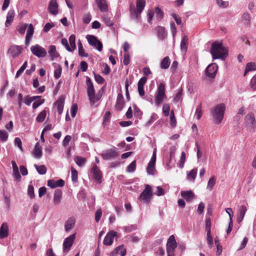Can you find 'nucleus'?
<instances>
[{
    "label": "nucleus",
    "instance_id": "e2e57ef3",
    "mask_svg": "<svg viewBox=\"0 0 256 256\" xmlns=\"http://www.w3.org/2000/svg\"><path fill=\"white\" fill-rule=\"evenodd\" d=\"M250 86L253 90H256V74L252 78L250 82Z\"/></svg>",
    "mask_w": 256,
    "mask_h": 256
},
{
    "label": "nucleus",
    "instance_id": "a878e982",
    "mask_svg": "<svg viewBox=\"0 0 256 256\" xmlns=\"http://www.w3.org/2000/svg\"><path fill=\"white\" fill-rule=\"evenodd\" d=\"M245 120L246 124L250 126H254L256 124L254 116L252 113L248 114L246 116Z\"/></svg>",
    "mask_w": 256,
    "mask_h": 256
},
{
    "label": "nucleus",
    "instance_id": "a18cd8bd",
    "mask_svg": "<svg viewBox=\"0 0 256 256\" xmlns=\"http://www.w3.org/2000/svg\"><path fill=\"white\" fill-rule=\"evenodd\" d=\"M186 154L184 152H182L181 153V156L180 160L179 162V168H182L184 166V164L186 161Z\"/></svg>",
    "mask_w": 256,
    "mask_h": 256
},
{
    "label": "nucleus",
    "instance_id": "412c9836",
    "mask_svg": "<svg viewBox=\"0 0 256 256\" xmlns=\"http://www.w3.org/2000/svg\"><path fill=\"white\" fill-rule=\"evenodd\" d=\"M76 220L73 217H70L68 219L64 224V230L66 232H68L73 228L75 225Z\"/></svg>",
    "mask_w": 256,
    "mask_h": 256
},
{
    "label": "nucleus",
    "instance_id": "2eb2a0df",
    "mask_svg": "<svg viewBox=\"0 0 256 256\" xmlns=\"http://www.w3.org/2000/svg\"><path fill=\"white\" fill-rule=\"evenodd\" d=\"M58 5L56 0H50L48 4V10L49 12L54 16H56L58 12Z\"/></svg>",
    "mask_w": 256,
    "mask_h": 256
},
{
    "label": "nucleus",
    "instance_id": "6e6d98bb",
    "mask_svg": "<svg viewBox=\"0 0 256 256\" xmlns=\"http://www.w3.org/2000/svg\"><path fill=\"white\" fill-rule=\"evenodd\" d=\"M28 194L30 198H33L34 197V188L32 185L30 184L28 186Z\"/></svg>",
    "mask_w": 256,
    "mask_h": 256
},
{
    "label": "nucleus",
    "instance_id": "de8ad7c7",
    "mask_svg": "<svg viewBox=\"0 0 256 256\" xmlns=\"http://www.w3.org/2000/svg\"><path fill=\"white\" fill-rule=\"evenodd\" d=\"M34 32V28L32 24H30L26 32V37L32 38Z\"/></svg>",
    "mask_w": 256,
    "mask_h": 256
},
{
    "label": "nucleus",
    "instance_id": "423d86ee",
    "mask_svg": "<svg viewBox=\"0 0 256 256\" xmlns=\"http://www.w3.org/2000/svg\"><path fill=\"white\" fill-rule=\"evenodd\" d=\"M86 38L88 44L94 48L99 52H101L102 50V44L96 36L88 34L86 36Z\"/></svg>",
    "mask_w": 256,
    "mask_h": 256
},
{
    "label": "nucleus",
    "instance_id": "dca6fc26",
    "mask_svg": "<svg viewBox=\"0 0 256 256\" xmlns=\"http://www.w3.org/2000/svg\"><path fill=\"white\" fill-rule=\"evenodd\" d=\"M91 172L93 174L92 176L98 182H101L102 174L100 170L96 165L94 164L91 170Z\"/></svg>",
    "mask_w": 256,
    "mask_h": 256
},
{
    "label": "nucleus",
    "instance_id": "f03ea898",
    "mask_svg": "<svg viewBox=\"0 0 256 256\" xmlns=\"http://www.w3.org/2000/svg\"><path fill=\"white\" fill-rule=\"evenodd\" d=\"M145 0H136V7L131 4L130 6V18L137 22H140L141 13L144 8Z\"/></svg>",
    "mask_w": 256,
    "mask_h": 256
},
{
    "label": "nucleus",
    "instance_id": "72a5a7b5",
    "mask_svg": "<svg viewBox=\"0 0 256 256\" xmlns=\"http://www.w3.org/2000/svg\"><path fill=\"white\" fill-rule=\"evenodd\" d=\"M188 38L187 36H184L180 42V48L182 51L186 52L187 50V44Z\"/></svg>",
    "mask_w": 256,
    "mask_h": 256
},
{
    "label": "nucleus",
    "instance_id": "79ce46f5",
    "mask_svg": "<svg viewBox=\"0 0 256 256\" xmlns=\"http://www.w3.org/2000/svg\"><path fill=\"white\" fill-rule=\"evenodd\" d=\"M216 179L214 176H212L208 180L207 185V188L211 191L216 184Z\"/></svg>",
    "mask_w": 256,
    "mask_h": 256
},
{
    "label": "nucleus",
    "instance_id": "f257e3e1",
    "mask_svg": "<svg viewBox=\"0 0 256 256\" xmlns=\"http://www.w3.org/2000/svg\"><path fill=\"white\" fill-rule=\"evenodd\" d=\"M213 59L224 60L228 56V49L221 42H214L210 50Z\"/></svg>",
    "mask_w": 256,
    "mask_h": 256
},
{
    "label": "nucleus",
    "instance_id": "37998d69",
    "mask_svg": "<svg viewBox=\"0 0 256 256\" xmlns=\"http://www.w3.org/2000/svg\"><path fill=\"white\" fill-rule=\"evenodd\" d=\"M46 110H42L37 116L36 118V120L38 122H42L46 116Z\"/></svg>",
    "mask_w": 256,
    "mask_h": 256
},
{
    "label": "nucleus",
    "instance_id": "b1692460",
    "mask_svg": "<svg viewBox=\"0 0 256 256\" xmlns=\"http://www.w3.org/2000/svg\"><path fill=\"white\" fill-rule=\"evenodd\" d=\"M14 10L13 9L9 10L6 16V20L5 23L6 27H8L12 22L14 17Z\"/></svg>",
    "mask_w": 256,
    "mask_h": 256
},
{
    "label": "nucleus",
    "instance_id": "4d7b16f0",
    "mask_svg": "<svg viewBox=\"0 0 256 256\" xmlns=\"http://www.w3.org/2000/svg\"><path fill=\"white\" fill-rule=\"evenodd\" d=\"M182 89L179 90L178 92H177L176 96L174 98V101L175 102H178L182 99Z\"/></svg>",
    "mask_w": 256,
    "mask_h": 256
},
{
    "label": "nucleus",
    "instance_id": "5fc2aeb1",
    "mask_svg": "<svg viewBox=\"0 0 256 256\" xmlns=\"http://www.w3.org/2000/svg\"><path fill=\"white\" fill-rule=\"evenodd\" d=\"M61 42H62V44L65 47L66 49L68 51L72 52L71 50L72 48H70L66 38H62L61 40Z\"/></svg>",
    "mask_w": 256,
    "mask_h": 256
},
{
    "label": "nucleus",
    "instance_id": "c756f323",
    "mask_svg": "<svg viewBox=\"0 0 256 256\" xmlns=\"http://www.w3.org/2000/svg\"><path fill=\"white\" fill-rule=\"evenodd\" d=\"M197 168H195L190 172H188L186 173L188 180L190 182H194L197 174Z\"/></svg>",
    "mask_w": 256,
    "mask_h": 256
},
{
    "label": "nucleus",
    "instance_id": "c85d7f7f",
    "mask_svg": "<svg viewBox=\"0 0 256 256\" xmlns=\"http://www.w3.org/2000/svg\"><path fill=\"white\" fill-rule=\"evenodd\" d=\"M246 210L247 208L245 205H242L241 206L237 218V222H240L242 220Z\"/></svg>",
    "mask_w": 256,
    "mask_h": 256
},
{
    "label": "nucleus",
    "instance_id": "c9c22d12",
    "mask_svg": "<svg viewBox=\"0 0 256 256\" xmlns=\"http://www.w3.org/2000/svg\"><path fill=\"white\" fill-rule=\"evenodd\" d=\"M78 55L80 57H88V53L84 52L82 44L80 40H78Z\"/></svg>",
    "mask_w": 256,
    "mask_h": 256
},
{
    "label": "nucleus",
    "instance_id": "603ef678",
    "mask_svg": "<svg viewBox=\"0 0 256 256\" xmlns=\"http://www.w3.org/2000/svg\"><path fill=\"white\" fill-rule=\"evenodd\" d=\"M136 168V161L134 160L132 162L129 166L127 168V171L128 172H134Z\"/></svg>",
    "mask_w": 256,
    "mask_h": 256
},
{
    "label": "nucleus",
    "instance_id": "3c124183",
    "mask_svg": "<svg viewBox=\"0 0 256 256\" xmlns=\"http://www.w3.org/2000/svg\"><path fill=\"white\" fill-rule=\"evenodd\" d=\"M62 73V68L60 65H58V66L56 68L54 72V76L56 79H58Z\"/></svg>",
    "mask_w": 256,
    "mask_h": 256
},
{
    "label": "nucleus",
    "instance_id": "f704fd0d",
    "mask_svg": "<svg viewBox=\"0 0 256 256\" xmlns=\"http://www.w3.org/2000/svg\"><path fill=\"white\" fill-rule=\"evenodd\" d=\"M242 20L245 25L250 26V16L248 12H244L242 16Z\"/></svg>",
    "mask_w": 256,
    "mask_h": 256
},
{
    "label": "nucleus",
    "instance_id": "c03bdc74",
    "mask_svg": "<svg viewBox=\"0 0 256 256\" xmlns=\"http://www.w3.org/2000/svg\"><path fill=\"white\" fill-rule=\"evenodd\" d=\"M216 4L221 8H226L229 6V2L228 1L223 0H216Z\"/></svg>",
    "mask_w": 256,
    "mask_h": 256
},
{
    "label": "nucleus",
    "instance_id": "13d9d810",
    "mask_svg": "<svg viewBox=\"0 0 256 256\" xmlns=\"http://www.w3.org/2000/svg\"><path fill=\"white\" fill-rule=\"evenodd\" d=\"M148 78L146 76L142 78L138 81V88H144V85L147 81Z\"/></svg>",
    "mask_w": 256,
    "mask_h": 256
},
{
    "label": "nucleus",
    "instance_id": "58836bf2",
    "mask_svg": "<svg viewBox=\"0 0 256 256\" xmlns=\"http://www.w3.org/2000/svg\"><path fill=\"white\" fill-rule=\"evenodd\" d=\"M69 42H70V46L72 49V52L76 48V36L74 34H72L70 36L69 38Z\"/></svg>",
    "mask_w": 256,
    "mask_h": 256
},
{
    "label": "nucleus",
    "instance_id": "f8f14e48",
    "mask_svg": "<svg viewBox=\"0 0 256 256\" xmlns=\"http://www.w3.org/2000/svg\"><path fill=\"white\" fill-rule=\"evenodd\" d=\"M22 48L21 46L12 45L10 46L8 50V54L12 58H15L21 54Z\"/></svg>",
    "mask_w": 256,
    "mask_h": 256
},
{
    "label": "nucleus",
    "instance_id": "5701e85b",
    "mask_svg": "<svg viewBox=\"0 0 256 256\" xmlns=\"http://www.w3.org/2000/svg\"><path fill=\"white\" fill-rule=\"evenodd\" d=\"M12 164L13 170V176L16 181L20 182L21 180V176L18 172V166L15 161L12 160Z\"/></svg>",
    "mask_w": 256,
    "mask_h": 256
},
{
    "label": "nucleus",
    "instance_id": "cd10ccee",
    "mask_svg": "<svg viewBox=\"0 0 256 256\" xmlns=\"http://www.w3.org/2000/svg\"><path fill=\"white\" fill-rule=\"evenodd\" d=\"M8 226L6 222H4L1 226V238L8 237Z\"/></svg>",
    "mask_w": 256,
    "mask_h": 256
},
{
    "label": "nucleus",
    "instance_id": "39448f33",
    "mask_svg": "<svg viewBox=\"0 0 256 256\" xmlns=\"http://www.w3.org/2000/svg\"><path fill=\"white\" fill-rule=\"evenodd\" d=\"M165 94V86L163 83H160L158 87V92L155 96V103L159 106L162 101L166 98Z\"/></svg>",
    "mask_w": 256,
    "mask_h": 256
},
{
    "label": "nucleus",
    "instance_id": "f3484780",
    "mask_svg": "<svg viewBox=\"0 0 256 256\" xmlns=\"http://www.w3.org/2000/svg\"><path fill=\"white\" fill-rule=\"evenodd\" d=\"M126 253V250L124 248V246L122 244L116 247L110 254V256H116L118 254H120L121 256H125Z\"/></svg>",
    "mask_w": 256,
    "mask_h": 256
},
{
    "label": "nucleus",
    "instance_id": "052dcab7",
    "mask_svg": "<svg viewBox=\"0 0 256 256\" xmlns=\"http://www.w3.org/2000/svg\"><path fill=\"white\" fill-rule=\"evenodd\" d=\"M72 138L70 136H66L62 141V146L64 147H66L68 145V143L71 141Z\"/></svg>",
    "mask_w": 256,
    "mask_h": 256
},
{
    "label": "nucleus",
    "instance_id": "4468645a",
    "mask_svg": "<svg viewBox=\"0 0 256 256\" xmlns=\"http://www.w3.org/2000/svg\"><path fill=\"white\" fill-rule=\"evenodd\" d=\"M116 232L114 230H110L108 232L104 240V244L106 246H111L114 242V238L116 236Z\"/></svg>",
    "mask_w": 256,
    "mask_h": 256
},
{
    "label": "nucleus",
    "instance_id": "20e7f679",
    "mask_svg": "<svg viewBox=\"0 0 256 256\" xmlns=\"http://www.w3.org/2000/svg\"><path fill=\"white\" fill-rule=\"evenodd\" d=\"M86 85L88 86L87 94L88 98L92 104H94L96 102L99 100V98L95 95V90L90 78L88 77L86 80Z\"/></svg>",
    "mask_w": 256,
    "mask_h": 256
},
{
    "label": "nucleus",
    "instance_id": "774afa93",
    "mask_svg": "<svg viewBox=\"0 0 256 256\" xmlns=\"http://www.w3.org/2000/svg\"><path fill=\"white\" fill-rule=\"evenodd\" d=\"M134 116L136 118H139L141 116L142 112L136 104L134 106Z\"/></svg>",
    "mask_w": 256,
    "mask_h": 256
},
{
    "label": "nucleus",
    "instance_id": "49530a36",
    "mask_svg": "<svg viewBox=\"0 0 256 256\" xmlns=\"http://www.w3.org/2000/svg\"><path fill=\"white\" fill-rule=\"evenodd\" d=\"M195 116L197 120H200L202 116V104H200L196 110Z\"/></svg>",
    "mask_w": 256,
    "mask_h": 256
},
{
    "label": "nucleus",
    "instance_id": "8fccbe9b",
    "mask_svg": "<svg viewBox=\"0 0 256 256\" xmlns=\"http://www.w3.org/2000/svg\"><path fill=\"white\" fill-rule=\"evenodd\" d=\"M72 171V180L74 182L78 181V172L73 168H71Z\"/></svg>",
    "mask_w": 256,
    "mask_h": 256
},
{
    "label": "nucleus",
    "instance_id": "aec40b11",
    "mask_svg": "<svg viewBox=\"0 0 256 256\" xmlns=\"http://www.w3.org/2000/svg\"><path fill=\"white\" fill-rule=\"evenodd\" d=\"M181 196L184 198L187 202H191L194 198V194L192 190L182 191Z\"/></svg>",
    "mask_w": 256,
    "mask_h": 256
},
{
    "label": "nucleus",
    "instance_id": "0eeeda50",
    "mask_svg": "<svg viewBox=\"0 0 256 256\" xmlns=\"http://www.w3.org/2000/svg\"><path fill=\"white\" fill-rule=\"evenodd\" d=\"M152 193V188L149 185H146L144 190L140 195V199L143 200L145 203H148L150 202Z\"/></svg>",
    "mask_w": 256,
    "mask_h": 256
},
{
    "label": "nucleus",
    "instance_id": "9b49d317",
    "mask_svg": "<svg viewBox=\"0 0 256 256\" xmlns=\"http://www.w3.org/2000/svg\"><path fill=\"white\" fill-rule=\"evenodd\" d=\"M177 247V243L174 235L170 236L167 242L166 248V252H174L175 249Z\"/></svg>",
    "mask_w": 256,
    "mask_h": 256
},
{
    "label": "nucleus",
    "instance_id": "7c9ffc66",
    "mask_svg": "<svg viewBox=\"0 0 256 256\" xmlns=\"http://www.w3.org/2000/svg\"><path fill=\"white\" fill-rule=\"evenodd\" d=\"M158 37L163 40L166 36V32L164 27L158 26L156 28Z\"/></svg>",
    "mask_w": 256,
    "mask_h": 256
},
{
    "label": "nucleus",
    "instance_id": "ddd939ff",
    "mask_svg": "<svg viewBox=\"0 0 256 256\" xmlns=\"http://www.w3.org/2000/svg\"><path fill=\"white\" fill-rule=\"evenodd\" d=\"M218 69V65H208L205 70L206 76L210 78H214Z\"/></svg>",
    "mask_w": 256,
    "mask_h": 256
},
{
    "label": "nucleus",
    "instance_id": "ea45409f",
    "mask_svg": "<svg viewBox=\"0 0 256 256\" xmlns=\"http://www.w3.org/2000/svg\"><path fill=\"white\" fill-rule=\"evenodd\" d=\"M34 166L36 168L38 172L40 174H44L47 171L46 168L44 165L38 166L36 164L34 165Z\"/></svg>",
    "mask_w": 256,
    "mask_h": 256
},
{
    "label": "nucleus",
    "instance_id": "6ab92c4d",
    "mask_svg": "<svg viewBox=\"0 0 256 256\" xmlns=\"http://www.w3.org/2000/svg\"><path fill=\"white\" fill-rule=\"evenodd\" d=\"M64 185V181L60 179L57 181L53 180H50L48 181V186L52 188L56 187H62Z\"/></svg>",
    "mask_w": 256,
    "mask_h": 256
},
{
    "label": "nucleus",
    "instance_id": "a211bd4d",
    "mask_svg": "<svg viewBox=\"0 0 256 256\" xmlns=\"http://www.w3.org/2000/svg\"><path fill=\"white\" fill-rule=\"evenodd\" d=\"M48 54L52 60H56L60 57V54L57 52L56 46L53 45L50 46Z\"/></svg>",
    "mask_w": 256,
    "mask_h": 256
},
{
    "label": "nucleus",
    "instance_id": "4c0bfd02",
    "mask_svg": "<svg viewBox=\"0 0 256 256\" xmlns=\"http://www.w3.org/2000/svg\"><path fill=\"white\" fill-rule=\"evenodd\" d=\"M170 124L171 128H175L176 126V118L174 116V112L173 110H172L170 111Z\"/></svg>",
    "mask_w": 256,
    "mask_h": 256
},
{
    "label": "nucleus",
    "instance_id": "7ed1b4c3",
    "mask_svg": "<svg viewBox=\"0 0 256 256\" xmlns=\"http://www.w3.org/2000/svg\"><path fill=\"white\" fill-rule=\"evenodd\" d=\"M224 111L225 106L223 104L216 105L214 109L211 110L212 114L216 124H219L222 122Z\"/></svg>",
    "mask_w": 256,
    "mask_h": 256
},
{
    "label": "nucleus",
    "instance_id": "864d4df0",
    "mask_svg": "<svg viewBox=\"0 0 256 256\" xmlns=\"http://www.w3.org/2000/svg\"><path fill=\"white\" fill-rule=\"evenodd\" d=\"M256 70V65H246L245 71L244 72V76H246V74L251 71H254Z\"/></svg>",
    "mask_w": 256,
    "mask_h": 256
},
{
    "label": "nucleus",
    "instance_id": "6e6552de",
    "mask_svg": "<svg viewBox=\"0 0 256 256\" xmlns=\"http://www.w3.org/2000/svg\"><path fill=\"white\" fill-rule=\"evenodd\" d=\"M30 50L34 55L38 58H44L47 54L46 50L38 44L32 46Z\"/></svg>",
    "mask_w": 256,
    "mask_h": 256
},
{
    "label": "nucleus",
    "instance_id": "393cba45",
    "mask_svg": "<svg viewBox=\"0 0 256 256\" xmlns=\"http://www.w3.org/2000/svg\"><path fill=\"white\" fill-rule=\"evenodd\" d=\"M98 6L102 12H106L108 10V6L106 0H96Z\"/></svg>",
    "mask_w": 256,
    "mask_h": 256
},
{
    "label": "nucleus",
    "instance_id": "09e8293b",
    "mask_svg": "<svg viewBox=\"0 0 256 256\" xmlns=\"http://www.w3.org/2000/svg\"><path fill=\"white\" fill-rule=\"evenodd\" d=\"M170 106L168 104H164L162 106V112L164 114L167 116L169 115Z\"/></svg>",
    "mask_w": 256,
    "mask_h": 256
},
{
    "label": "nucleus",
    "instance_id": "bf43d9fd",
    "mask_svg": "<svg viewBox=\"0 0 256 256\" xmlns=\"http://www.w3.org/2000/svg\"><path fill=\"white\" fill-rule=\"evenodd\" d=\"M28 24H23L20 26L18 31L22 34H24L26 30V29Z\"/></svg>",
    "mask_w": 256,
    "mask_h": 256
},
{
    "label": "nucleus",
    "instance_id": "a19ab883",
    "mask_svg": "<svg viewBox=\"0 0 256 256\" xmlns=\"http://www.w3.org/2000/svg\"><path fill=\"white\" fill-rule=\"evenodd\" d=\"M74 160L76 164L79 166H83L86 162V160L85 158L80 156H76L74 158Z\"/></svg>",
    "mask_w": 256,
    "mask_h": 256
},
{
    "label": "nucleus",
    "instance_id": "338daca9",
    "mask_svg": "<svg viewBox=\"0 0 256 256\" xmlns=\"http://www.w3.org/2000/svg\"><path fill=\"white\" fill-rule=\"evenodd\" d=\"M77 111H78V106L76 104H74L72 105L71 108H70L71 114H72V118H74L76 116Z\"/></svg>",
    "mask_w": 256,
    "mask_h": 256
},
{
    "label": "nucleus",
    "instance_id": "680f3d73",
    "mask_svg": "<svg viewBox=\"0 0 256 256\" xmlns=\"http://www.w3.org/2000/svg\"><path fill=\"white\" fill-rule=\"evenodd\" d=\"M92 20V16L90 14H85L82 18V21L84 23L88 24L90 23Z\"/></svg>",
    "mask_w": 256,
    "mask_h": 256
},
{
    "label": "nucleus",
    "instance_id": "473e14b6",
    "mask_svg": "<svg viewBox=\"0 0 256 256\" xmlns=\"http://www.w3.org/2000/svg\"><path fill=\"white\" fill-rule=\"evenodd\" d=\"M62 192L60 189L55 190L54 196V202L55 204H58L62 198Z\"/></svg>",
    "mask_w": 256,
    "mask_h": 256
},
{
    "label": "nucleus",
    "instance_id": "69168bd1",
    "mask_svg": "<svg viewBox=\"0 0 256 256\" xmlns=\"http://www.w3.org/2000/svg\"><path fill=\"white\" fill-rule=\"evenodd\" d=\"M154 13L156 14V16L158 18H162L163 17V12L162 10L157 7L155 8Z\"/></svg>",
    "mask_w": 256,
    "mask_h": 256
},
{
    "label": "nucleus",
    "instance_id": "2f4dec72",
    "mask_svg": "<svg viewBox=\"0 0 256 256\" xmlns=\"http://www.w3.org/2000/svg\"><path fill=\"white\" fill-rule=\"evenodd\" d=\"M34 156L37 158H40L42 156V148L38 142H37L34 146Z\"/></svg>",
    "mask_w": 256,
    "mask_h": 256
},
{
    "label": "nucleus",
    "instance_id": "1a4fd4ad",
    "mask_svg": "<svg viewBox=\"0 0 256 256\" xmlns=\"http://www.w3.org/2000/svg\"><path fill=\"white\" fill-rule=\"evenodd\" d=\"M76 238V234H72L66 238L63 242V252L67 253L70 250L71 247Z\"/></svg>",
    "mask_w": 256,
    "mask_h": 256
},
{
    "label": "nucleus",
    "instance_id": "0e129e2a",
    "mask_svg": "<svg viewBox=\"0 0 256 256\" xmlns=\"http://www.w3.org/2000/svg\"><path fill=\"white\" fill-rule=\"evenodd\" d=\"M94 78L96 81L99 84H102L104 82V78L100 74H94Z\"/></svg>",
    "mask_w": 256,
    "mask_h": 256
},
{
    "label": "nucleus",
    "instance_id": "4be33fe9",
    "mask_svg": "<svg viewBox=\"0 0 256 256\" xmlns=\"http://www.w3.org/2000/svg\"><path fill=\"white\" fill-rule=\"evenodd\" d=\"M64 99L62 96L60 97L55 102L54 105L56 107L59 114H61L63 111Z\"/></svg>",
    "mask_w": 256,
    "mask_h": 256
},
{
    "label": "nucleus",
    "instance_id": "e433bc0d",
    "mask_svg": "<svg viewBox=\"0 0 256 256\" xmlns=\"http://www.w3.org/2000/svg\"><path fill=\"white\" fill-rule=\"evenodd\" d=\"M155 166L156 164L149 162L146 168V172L148 174L154 175V174L156 172Z\"/></svg>",
    "mask_w": 256,
    "mask_h": 256
},
{
    "label": "nucleus",
    "instance_id": "bb28decb",
    "mask_svg": "<svg viewBox=\"0 0 256 256\" xmlns=\"http://www.w3.org/2000/svg\"><path fill=\"white\" fill-rule=\"evenodd\" d=\"M124 104L123 96L122 94H119L117 96L116 107L118 110H122Z\"/></svg>",
    "mask_w": 256,
    "mask_h": 256
},
{
    "label": "nucleus",
    "instance_id": "9d476101",
    "mask_svg": "<svg viewBox=\"0 0 256 256\" xmlns=\"http://www.w3.org/2000/svg\"><path fill=\"white\" fill-rule=\"evenodd\" d=\"M118 152L116 148L106 150L102 152L101 156L104 160H108L118 156Z\"/></svg>",
    "mask_w": 256,
    "mask_h": 256
}]
</instances>
